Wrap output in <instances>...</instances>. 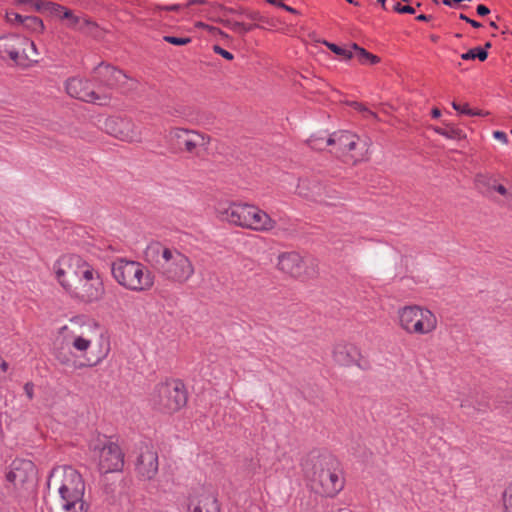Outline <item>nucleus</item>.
Segmentation results:
<instances>
[{"label":"nucleus","mask_w":512,"mask_h":512,"mask_svg":"<svg viewBox=\"0 0 512 512\" xmlns=\"http://www.w3.org/2000/svg\"><path fill=\"white\" fill-rule=\"evenodd\" d=\"M47 487L57 490L63 512H88L89 505L84 500L85 483L81 474L73 467L54 468L47 479Z\"/></svg>","instance_id":"1"},{"label":"nucleus","mask_w":512,"mask_h":512,"mask_svg":"<svg viewBox=\"0 0 512 512\" xmlns=\"http://www.w3.org/2000/svg\"><path fill=\"white\" fill-rule=\"evenodd\" d=\"M217 212L224 221L258 232H267L276 226V221L265 211L247 203L220 204Z\"/></svg>","instance_id":"2"},{"label":"nucleus","mask_w":512,"mask_h":512,"mask_svg":"<svg viewBox=\"0 0 512 512\" xmlns=\"http://www.w3.org/2000/svg\"><path fill=\"white\" fill-rule=\"evenodd\" d=\"M156 252L154 267L164 280L184 284L194 275L195 267L191 259L178 249L157 247Z\"/></svg>","instance_id":"3"},{"label":"nucleus","mask_w":512,"mask_h":512,"mask_svg":"<svg viewBox=\"0 0 512 512\" xmlns=\"http://www.w3.org/2000/svg\"><path fill=\"white\" fill-rule=\"evenodd\" d=\"M111 274L121 287L132 292H146L154 285V275L138 261L118 258L111 264Z\"/></svg>","instance_id":"4"},{"label":"nucleus","mask_w":512,"mask_h":512,"mask_svg":"<svg viewBox=\"0 0 512 512\" xmlns=\"http://www.w3.org/2000/svg\"><path fill=\"white\" fill-rule=\"evenodd\" d=\"M327 143L331 147L330 152L342 159L345 163L355 164L367 158L369 142L358 135L342 130L329 135Z\"/></svg>","instance_id":"5"},{"label":"nucleus","mask_w":512,"mask_h":512,"mask_svg":"<svg viewBox=\"0 0 512 512\" xmlns=\"http://www.w3.org/2000/svg\"><path fill=\"white\" fill-rule=\"evenodd\" d=\"M187 403V392L180 380L171 379L158 383L151 395L150 404L162 413L171 414L179 411Z\"/></svg>","instance_id":"6"},{"label":"nucleus","mask_w":512,"mask_h":512,"mask_svg":"<svg viewBox=\"0 0 512 512\" xmlns=\"http://www.w3.org/2000/svg\"><path fill=\"white\" fill-rule=\"evenodd\" d=\"M398 325L412 335H429L437 328V317L428 308L420 305H407L397 311Z\"/></svg>","instance_id":"7"},{"label":"nucleus","mask_w":512,"mask_h":512,"mask_svg":"<svg viewBox=\"0 0 512 512\" xmlns=\"http://www.w3.org/2000/svg\"><path fill=\"white\" fill-rule=\"evenodd\" d=\"M333 465L334 461L331 458H321L314 464L313 472L305 467V476L314 484L318 483L321 487L319 492L329 497L335 496L344 487L341 473L333 468Z\"/></svg>","instance_id":"8"},{"label":"nucleus","mask_w":512,"mask_h":512,"mask_svg":"<svg viewBox=\"0 0 512 512\" xmlns=\"http://www.w3.org/2000/svg\"><path fill=\"white\" fill-rule=\"evenodd\" d=\"M94 456L98 458L101 473L120 472L124 467V453L118 444L111 441H100L90 445Z\"/></svg>","instance_id":"9"},{"label":"nucleus","mask_w":512,"mask_h":512,"mask_svg":"<svg viewBox=\"0 0 512 512\" xmlns=\"http://www.w3.org/2000/svg\"><path fill=\"white\" fill-rule=\"evenodd\" d=\"M134 468L138 479L152 480L158 473V453L153 445L142 444L134 461Z\"/></svg>","instance_id":"10"},{"label":"nucleus","mask_w":512,"mask_h":512,"mask_svg":"<svg viewBox=\"0 0 512 512\" xmlns=\"http://www.w3.org/2000/svg\"><path fill=\"white\" fill-rule=\"evenodd\" d=\"M82 259L79 255H63L54 264L57 281L67 292L75 283Z\"/></svg>","instance_id":"11"},{"label":"nucleus","mask_w":512,"mask_h":512,"mask_svg":"<svg viewBox=\"0 0 512 512\" xmlns=\"http://www.w3.org/2000/svg\"><path fill=\"white\" fill-rule=\"evenodd\" d=\"M105 130L113 137L126 142H138L141 131L135 123L128 118L109 117L104 123Z\"/></svg>","instance_id":"12"},{"label":"nucleus","mask_w":512,"mask_h":512,"mask_svg":"<svg viewBox=\"0 0 512 512\" xmlns=\"http://www.w3.org/2000/svg\"><path fill=\"white\" fill-rule=\"evenodd\" d=\"M66 91L71 97L88 103L105 105L109 100L108 94L97 93L88 81L78 77L67 80Z\"/></svg>","instance_id":"13"},{"label":"nucleus","mask_w":512,"mask_h":512,"mask_svg":"<svg viewBox=\"0 0 512 512\" xmlns=\"http://www.w3.org/2000/svg\"><path fill=\"white\" fill-rule=\"evenodd\" d=\"M68 293L84 303L98 302L105 294L102 277L81 283H74Z\"/></svg>","instance_id":"14"},{"label":"nucleus","mask_w":512,"mask_h":512,"mask_svg":"<svg viewBox=\"0 0 512 512\" xmlns=\"http://www.w3.org/2000/svg\"><path fill=\"white\" fill-rule=\"evenodd\" d=\"M36 469L32 461L26 459H15L10 465L6 474L8 482L14 487H23L32 484L35 480Z\"/></svg>","instance_id":"15"},{"label":"nucleus","mask_w":512,"mask_h":512,"mask_svg":"<svg viewBox=\"0 0 512 512\" xmlns=\"http://www.w3.org/2000/svg\"><path fill=\"white\" fill-rule=\"evenodd\" d=\"M169 136L176 141V145L189 153H195L199 147H204L207 142L204 135L183 128H174L170 131Z\"/></svg>","instance_id":"16"},{"label":"nucleus","mask_w":512,"mask_h":512,"mask_svg":"<svg viewBox=\"0 0 512 512\" xmlns=\"http://www.w3.org/2000/svg\"><path fill=\"white\" fill-rule=\"evenodd\" d=\"M93 78L100 86L114 88L123 84L127 76L121 70L101 63L95 68Z\"/></svg>","instance_id":"17"},{"label":"nucleus","mask_w":512,"mask_h":512,"mask_svg":"<svg viewBox=\"0 0 512 512\" xmlns=\"http://www.w3.org/2000/svg\"><path fill=\"white\" fill-rule=\"evenodd\" d=\"M25 43V36L18 34H9L0 37V56L9 58L16 64H20L21 48Z\"/></svg>","instance_id":"18"},{"label":"nucleus","mask_w":512,"mask_h":512,"mask_svg":"<svg viewBox=\"0 0 512 512\" xmlns=\"http://www.w3.org/2000/svg\"><path fill=\"white\" fill-rule=\"evenodd\" d=\"M278 267L292 277H300L304 273V260L297 252H286L279 255Z\"/></svg>","instance_id":"19"},{"label":"nucleus","mask_w":512,"mask_h":512,"mask_svg":"<svg viewBox=\"0 0 512 512\" xmlns=\"http://www.w3.org/2000/svg\"><path fill=\"white\" fill-rule=\"evenodd\" d=\"M360 357L359 349L349 343H339L334 346L333 358L336 363L342 366L357 364Z\"/></svg>","instance_id":"20"},{"label":"nucleus","mask_w":512,"mask_h":512,"mask_svg":"<svg viewBox=\"0 0 512 512\" xmlns=\"http://www.w3.org/2000/svg\"><path fill=\"white\" fill-rule=\"evenodd\" d=\"M188 510L189 512H220V504L215 495L203 492L190 500Z\"/></svg>","instance_id":"21"},{"label":"nucleus","mask_w":512,"mask_h":512,"mask_svg":"<svg viewBox=\"0 0 512 512\" xmlns=\"http://www.w3.org/2000/svg\"><path fill=\"white\" fill-rule=\"evenodd\" d=\"M216 22L222 24L235 34L239 36H244L245 34L251 32L255 28L258 27V25L253 23H245L242 21L232 20L229 18H219L215 20Z\"/></svg>","instance_id":"22"},{"label":"nucleus","mask_w":512,"mask_h":512,"mask_svg":"<svg viewBox=\"0 0 512 512\" xmlns=\"http://www.w3.org/2000/svg\"><path fill=\"white\" fill-rule=\"evenodd\" d=\"M497 179L494 175L488 173H479L475 176V185L477 189L486 196H490L494 191V185Z\"/></svg>","instance_id":"23"},{"label":"nucleus","mask_w":512,"mask_h":512,"mask_svg":"<svg viewBox=\"0 0 512 512\" xmlns=\"http://www.w3.org/2000/svg\"><path fill=\"white\" fill-rule=\"evenodd\" d=\"M29 2H33L35 9L41 13H47L51 16L60 17L62 11H64V6L52 2V1H44V0H28Z\"/></svg>","instance_id":"24"},{"label":"nucleus","mask_w":512,"mask_h":512,"mask_svg":"<svg viewBox=\"0 0 512 512\" xmlns=\"http://www.w3.org/2000/svg\"><path fill=\"white\" fill-rule=\"evenodd\" d=\"M101 273L93 265L82 259L80 264L75 283H81L84 281H90V279L100 278Z\"/></svg>","instance_id":"25"},{"label":"nucleus","mask_w":512,"mask_h":512,"mask_svg":"<svg viewBox=\"0 0 512 512\" xmlns=\"http://www.w3.org/2000/svg\"><path fill=\"white\" fill-rule=\"evenodd\" d=\"M39 56V52L37 50L36 44L25 37V43H23V48H21V63L19 65L26 66L28 65L26 62H37L36 57Z\"/></svg>","instance_id":"26"},{"label":"nucleus","mask_w":512,"mask_h":512,"mask_svg":"<svg viewBox=\"0 0 512 512\" xmlns=\"http://www.w3.org/2000/svg\"><path fill=\"white\" fill-rule=\"evenodd\" d=\"M59 18L68 20L67 26L74 30H83L85 26L91 24L88 19H81L80 17L74 15L72 11L66 7H64V11H62Z\"/></svg>","instance_id":"27"},{"label":"nucleus","mask_w":512,"mask_h":512,"mask_svg":"<svg viewBox=\"0 0 512 512\" xmlns=\"http://www.w3.org/2000/svg\"><path fill=\"white\" fill-rule=\"evenodd\" d=\"M220 9L224 12V14H231V15H238V16H244L245 18L251 20V21H261L262 16L258 11L248 10L244 7H226L223 5H219Z\"/></svg>","instance_id":"28"},{"label":"nucleus","mask_w":512,"mask_h":512,"mask_svg":"<svg viewBox=\"0 0 512 512\" xmlns=\"http://www.w3.org/2000/svg\"><path fill=\"white\" fill-rule=\"evenodd\" d=\"M351 48L354 56H356L358 61L363 65H375L380 62V58L378 56L368 52L366 49L358 46L355 43L351 45Z\"/></svg>","instance_id":"29"},{"label":"nucleus","mask_w":512,"mask_h":512,"mask_svg":"<svg viewBox=\"0 0 512 512\" xmlns=\"http://www.w3.org/2000/svg\"><path fill=\"white\" fill-rule=\"evenodd\" d=\"M71 346L81 354L87 352L91 347L92 340L84 335H71Z\"/></svg>","instance_id":"30"},{"label":"nucleus","mask_w":512,"mask_h":512,"mask_svg":"<svg viewBox=\"0 0 512 512\" xmlns=\"http://www.w3.org/2000/svg\"><path fill=\"white\" fill-rule=\"evenodd\" d=\"M487 57H488L487 51L481 47H475L461 55V58L463 60H474L477 58L480 61H485L487 59Z\"/></svg>","instance_id":"31"},{"label":"nucleus","mask_w":512,"mask_h":512,"mask_svg":"<svg viewBox=\"0 0 512 512\" xmlns=\"http://www.w3.org/2000/svg\"><path fill=\"white\" fill-rule=\"evenodd\" d=\"M327 138L328 137L323 135L315 134L309 138L308 144L313 150L321 151L324 150L326 146H329L327 143Z\"/></svg>","instance_id":"32"},{"label":"nucleus","mask_w":512,"mask_h":512,"mask_svg":"<svg viewBox=\"0 0 512 512\" xmlns=\"http://www.w3.org/2000/svg\"><path fill=\"white\" fill-rule=\"evenodd\" d=\"M25 25L31 28L36 33H43L45 30V25L43 21L35 16H25Z\"/></svg>","instance_id":"33"},{"label":"nucleus","mask_w":512,"mask_h":512,"mask_svg":"<svg viewBox=\"0 0 512 512\" xmlns=\"http://www.w3.org/2000/svg\"><path fill=\"white\" fill-rule=\"evenodd\" d=\"M324 44L336 55H340L345 57L346 59H351L354 57V53L352 51V48H343L341 46H338L334 43H330L325 41Z\"/></svg>","instance_id":"34"},{"label":"nucleus","mask_w":512,"mask_h":512,"mask_svg":"<svg viewBox=\"0 0 512 512\" xmlns=\"http://www.w3.org/2000/svg\"><path fill=\"white\" fill-rule=\"evenodd\" d=\"M452 107L460 114L467 116H479L481 112L479 110H474L469 107L467 103L459 104L457 102L452 103Z\"/></svg>","instance_id":"35"},{"label":"nucleus","mask_w":512,"mask_h":512,"mask_svg":"<svg viewBox=\"0 0 512 512\" xmlns=\"http://www.w3.org/2000/svg\"><path fill=\"white\" fill-rule=\"evenodd\" d=\"M164 41L176 46H183L191 42L189 37L164 36Z\"/></svg>","instance_id":"36"},{"label":"nucleus","mask_w":512,"mask_h":512,"mask_svg":"<svg viewBox=\"0 0 512 512\" xmlns=\"http://www.w3.org/2000/svg\"><path fill=\"white\" fill-rule=\"evenodd\" d=\"M351 106L357 110L358 112H360L365 118H375L376 117V114L371 111L369 108H367L366 106H364L362 103H359V102H352L351 103Z\"/></svg>","instance_id":"37"},{"label":"nucleus","mask_w":512,"mask_h":512,"mask_svg":"<svg viewBox=\"0 0 512 512\" xmlns=\"http://www.w3.org/2000/svg\"><path fill=\"white\" fill-rule=\"evenodd\" d=\"M207 32L213 37H219L223 40L230 39V35L228 33H226L225 31L221 30L220 28H218L216 26L210 25Z\"/></svg>","instance_id":"38"},{"label":"nucleus","mask_w":512,"mask_h":512,"mask_svg":"<svg viewBox=\"0 0 512 512\" xmlns=\"http://www.w3.org/2000/svg\"><path fill=\"white\" fill-rule=\"evenodd\" d=\"M213 51L218 54V55H221L223 58H225L226 60H233L234 59V56L231 52L223 49L222 47H220L219 45H214L213 46Z\"/></svg>","instance_id":"39"},{"label":"nucleus","mask_w":512,"mask_h":512,"mask_svg":"<svg viewBox=\"0 0 512 512\" xmlns=\"http://www.w3.org/2000/svg\"><path fill=\"white\" fill-rule=\"evenodd\" d=\"M394 10L398 13L414 14L415 9L409 5L402 6L400 3L394 5Z\"/></svg>","instance_id":"40"},{"label":"nucleus","mask_w":512,"mask_h":512,"mask_svg":"<svg viewBox=\"0 0 512 512\" xmlns=\"http://www.w3.org/2000/svg\"><path fill=\"white\" fill-rule=\"evenodd\" d=\"M106 357V353L102 354L101 356H98L94 361H90V359L87 360V363H82L80 365H77L76 367L77 368H82V367H92V366H96L97 364H99L104 358Z\"/></svg>","instance_id":"41"},{"label":"nucleus","mask_w":512,"mask_h":512,"mask_svg":"<svg viewBox=\"0 0 512 512\" xmlns=\"http://www.w3.org/2000/svg\"><path fill=\"white\" fill-rule=\"evenodd\" d=\"M459 18L467 23H469L472 27L474 28H480L482 27V24L480 22H477L473 19H470L468 16H466L465 14H460Z\"/></svg>","instance_id":"42"},{"label":"nucleus","mask_w":512,"mask_h":512,"mask_svg":"<svg viewBox=\"0 0 512 512\" xmlns=\"http://www.w3.org/2000/svg\"><path fill=\"white\" fill-rule=\"evenodd\" d=\"M493 136H494L495 139L501 141L502 143H507L508 142V137H507V134L505 132L495 131L493 133Z\"/></svg>","instance_id":"43"},{"label":"nucleus","mask_w":512,"mask_h":512,"mask_svg":"<svg viewBox=\"0 0 512 512\" xmlns=\"http://www.w3.org/2000/svg\"><path fill=\"white\" fill-rule=\"evenodd\" d=\"M493 187H494V191H496L499 194L507 197L509 191L505 188V186H503L502 184H499L498 182H496V184Z\"/></svg>","instance_id":"44"},{"label":"nucleus","mask_w":512,"mask_h":512,"mask_svg":"<svg viewBox=\"0 0 512 512\" xmlns=\"http://www.w3.org/2000/svg\"><path fill=\"white\" fill-rule=\"evenodd\" d=\"M25 393L29 399L33 398L34 388L32 383H26L24 386Z\"/></svg>","instance_id":"45"},{"label":"nucleus","mask_w":512,"mask_h":512,"mask_svg":"<svg viewBox=\"0 0 512 512\" xmlns=\"http://www.w3.org/2000/svg\"><path fill=\"white\" fill-rule=\"evenodd\" d=\"M56 357L62 364H68L71 360L68 355L63 354L62 352H58Z\"/></svg>","instance_id":"46"},{"label":"nucleus","mask_w":512,"mask_h":512,"mask_svg":"<svg viewBox=\"0 0 512 512\" xmlns=\"http://www.w3.org/2000/svg\"><path fill=\"white\" fill-rule=\"evenodd\" d=\"M476 10L478 15L480 16H486L487 14L490 13L489 8L482 4L478 5Z\"/></svg>","instance_id":"47"},{"label":"nucleus","mask_w":512,"mask_h":512,"mask_svg":"<svg viewBox=\"0 0 512 512\" xmlns=\"http://www.w3.org/2000/svg\"><path fill=\"white\" fill-rule=\"evenodd\" d=\"M182 6L179 5V4H174V5H170V6H163L162 9H165V10H168V11H177L179 9H181Z\"/></svg>","instance_id":"48"},{"label":"nucleus","mask_w":512,"mask_h":512,"mask_svg":"<svg viewBox=\"0 0 512 512\" xmlns=\"http://www.w3.org/2000/svg\"><path fill=\"white\" fill-rule=\"evenodd\" d=\"M277 5L279 7H281V8H283L284 10L290 12V13H296L297 12L294 8L288 6V5L284 4V3H278Z\"/></svg>","instance_id":"49"},{"label":"nucleus","mask_w":512,"mask_h":512,"mask_svg":"<svg viewBox=\"0 0 512 512\" xmlns=\"http://www.w3.org/2000/svg\"><path fill=\"white\" fill-rule=\"evenodd\" d=\"M205 3H206V1H205V0H189V1L186 3L185 7H189V6L194 5V4H200V5H202V4H205Z\"/></svg>","instance_id":"50"},{"label":"nucleus","mask_w":512,"mask_h":512,"mask_svg":"<svg viewBox=\"0 0 512 512\" xmlns=\"http://www.w3.org/2000/svg\"><path fill=\"white\" fill-rule=\"evenodd\" d=\"M209 26H210L209 24H206V23L201 22V21H199V22H197V23L195 24V27H196V28L204 29V30H206V31L208 30Z\"/></svg>","instance_id":"51"},{"label":"nucleus","mask_w":512,"mask_h":512,"mask_svg":"<svg viewBox=\"0 0 512 512\" xmlns=\"http://www.w3.org/2000/svg\"><path fill=\"white\" fill-rule=\"evenodd\" d=\"M506 198H507L508 207L512 210V188L509 190V193Z\"/></svg>","instance_id":"52"},{"label":"nucleus","mask_w":512,"mask_h":512,"mask_svg":"<svg viewBox=\"0 0 512 512\" xmlns=\"http://www.w3.org/2000/svg\"><path fill=\"white\" fill-rule=\"evenodd\" d=\"M430 18H431V16H428L425 14H420L416 17V19L419 21H428Z\"/></svg>","instance_id":"53"},{"label":"nucleus","mask_w":512,"mask_h":512,"mask_svg":"<svg viewBox=\"0 0 512 512\" xmlns=\"http://www.w3.org/2000/svg\"><path fill=\"white\" fill-rule=\"evenodd\" d=\"M441 116V111L438 108H434L432 110V117L433 118H439Z\"/></svg>","instance_id":"54"},{"label":"nucleus","mask_w":512,"mask_h":512,"mask_svg":"<svg viewBox=\"0 0 512 512\" xmlns=\"http://www.w3.org/2000/svg\"><path fill=\"white\" fill-rule=\"evenodd\" d=\"M0 368H1L2 372H6V370L8 368L7 363L5 361H3L1 358H0Z\"/></svg>","instance_id":"55"},{"label":"nucleus","mask_w":512,"mask_h":512,"mask_svg":"<svg viewBox=\"0 0 512 512\" xmlns=\"http://www.w3.org/2000/svg\"><path fill=\"white\" fill-rule=\"evenodd\" d=\"M460 405L462 408H470L471 406L469 400H463Z\"/></svg>","instance_id":"56"},{"label":"nucleus","mask_w":512,"mask_h":512,"mask_svg":"<svg viewBox=\"0 0 512 512\" xmlns=\"http://www.w3.org/2000/svg\"><path fill=\"white\" fill-rule=\"evenodd\" d=\"M15 18H16V20H18V21H19V22H21V23H25V22H26V21H25V17H23V16H21V15H19V14H16V15H15Z\"/></svg>","instance_id":"57"},{"label":"nucleus","mask_w":512,"mask_h":512,"mask_svg":"<svg viewBox=\"0 0 512 512\" xmlns=\"http://www.w3.org/2000/svg\"><path fill=\"white\" fill-rule=\"evenodd\" d=\"M490 26H491L492 28H494V29H497V28H498V27H497V25H496V23H495V22H493V21H491V22H490Z\"/></svg>","instance_id":"58"},{"label":"nucleus","mask_w":512,"mask_h":512,"mask_svg":"<svg viewBox=\"0 0 512 512\" xmlns=\"http://www.w3.org/2000/svg\"><path fill=\"white\" fill-rule=\"evenodd\" d=\"M443 4L446 6H450L451 2H450V0H443Z\"/></svg>","instance_id":"59"},{"label":"nucleus","mask_w":512,"mask_h":512,"mask_svg":"<svg viewBox=\"0 0 512 512\" xmlns=\"http://www.w3.org/2000/svg\"><path fill=\"white\" fill-rule=\"evenodd\" d=\"M387 0H378V2L382 5L383 8H385V2Z\"/></svg>","instance_id":"60"},{"label":"nucleus","mask_w":512,"mask_h":512,"mask_svg":"<svg viewBox=\"0 0 512 512\" xmlns=\"http://www.w3.org/2000/svg\"><path fill=\"white\" fill-rule=\"evenodd\" d=\"M475 410H477V411H484V408H482V407L479 405V407L475 408Z\"/></svg>","instance_id":"61"},{"label":"nucleus","mask_w":512,"mask_h":512,"mask_svg":"<svg viewBox=\"0 0 512 512\" xmlns=\"http://www.w3.org/2000/svg\"><path fill=\"white\" fill-rule=\"evenodd\" d=\"M268 2H269L270 4H273V5H277V4H278V3H276L274 0H268Z\"/></svg>","instance_id":"62"},{"label":"nucleus","mask_w":512,"mask_h":512,"mask_svg":"<svg viewBox=\"0 0 512 512\" xmlns=\"http://www.w3.org/2000/svg\"><path fill=\"white\" fill-rule=\"evenodd\" d=\"M485 47H486V48L491 47V43H490V42H487V43L485 44Z\"/></svg>","instance_id":"63"},{"label":"nucleus","mask_w":512,"mask_h":512,"mask_svg":"<svg viewBox=\"0 0 512 512\" xmlns=\"http://www.w3.org/2000/svg\"><path fill=\"white\" fill-rule=\"evenodd\" d=\"M348 3H352L354 4V1L353 0H346Z\"/></svg>","instance_id":"64"}]
</instances>
